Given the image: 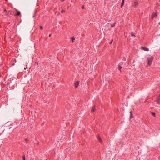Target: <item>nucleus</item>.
I'll use <instances>...</instances> for the list:
<instances>
[{"instance_id":"obj_1","label":"nucleus","mask_w":160,"mask_h":160,"mask_svg":"<svg viewBox=\"0 0 160 160\" xmlns=\"http://www.w3.org/2000/svg\"><path fill=\"white\" fill-rule=\"evenodd\" d=\"M153 58L152 57H151L148 58L147 59L148 63V66H150L152 63V62Z\"/></svg>"},{"instance_id":"obj_2","label":"nucleus","mask_w":160,"mask_h":160,"mask_svg":"<svg viewBox=\"0 0 160 160\" xmlns=\"http://www.w3.org/2000/svg\"><path fill=\"white\" fill-rule=\"evenodd\" d=\"M4 12L6 15L8 16L9 12L10 13V14H11L12 12L11 11H9L8 12L6 9H4Z\"/></svg>"},{"instance_id":"obj_3","label":"nucleus","mask_w":160,"mask_h":160,"mask_svg":"<svg viewBox=\"0 0 160 160\" xmlns=\"http://www.w3.org/2000/svg\"><path fill=\"white\" fill-rule=\"evenodd\" d=\"M157 16V14L156 12H153L152 16H151V18L152 20L154 18H155Z\"/></svg>"},{"instance_id":"obj_4","label":"nucleus","mask_w":160,"mask_h":160,"mask_svg":"<svg viewBox=\"0 0 160 160\" xmlns=\"http://www.w3.org/2000/svg\"><path fill=\"white\" fill-rule=\"evenodd\" d=\"M98 138L99 142L102 143V140L100 136H98Z\"/></svg>"},{"instance_id":"obj_5","label":"nucleus","mask_w":160,"mask_h":160,"mask_svg":"<svg viewBox=\"0 0 160 160\" xmlns=\"http://www.w3.org/2000/svg\"><path fill=\"white\" fill-rule=\"evenodd\" d=\"M142 48L144 51H148L149 50L148 48L146 47H142Z\"/></svg>"},{"instance_id":"obj_6","label":"nucleus","mask_w":160,"mask_h":160,"mask_svg":"<svg viewBox=\"0 0 160 160\" xmlns=\"http://www.w3.org/2000/svg\"><path fill=\"white\" fill-rule=\"evenodd\" d=\"M79 81H77L75 82V86L76 88H77L78 87V85L79 84Z\"/></svg>"},{"instance_id":"obj_7","label":"nucleus","mask_w":160,"mask_h":160,"mask_svg":"<svg viewBox=\"0 0 160 160\" xmlns=\"http://www.w3.org/2000/svg\"><path fill=\"white\" fill-rule=\"evenodd\" d=\"M155 101L158 104H160V99L159 98H157Z\"/></svg>"},{"instance_id":"obj_8","label":"nucleus","mask_w":160,"mask_h":160,"mask_svg":"<svg viewBox=\"0 0 160 160\" xmlns=\"http://www.w3.org/2000/svg\"><path fill=\"white\" fill-rule=\"evenodd\" d=\"M138 2H134L133 6H134V7H137L138 6Z\"/></svg>"},{"instance_id":"obj_9","label":"nucleus","mask_w":160,"mask_h":160,"mask_svg":"<svg viewBox=\"0 0 160 160\" xmlns=\"http://www.w3.org/2000/svg\"><path fill=\"white\" fill-rule=\"evenodd\" d=\"M124 0H122V3L121 4V8H122L123 6V5H124Z\"/></svg>"},{"instance_id":"obj_10","label":"nucleus","mask_w":160,"mask_h":160,"mask_svg":"<svg viewBox=\"0 0 160 160\" xmlns=\"http://www.w3.org/2000/svg\"><path fill=\"white\" fill-rule=\"evenodd\" d=\"M96 110L94 106H93L92 107V109L91 110V111L92 112H94Z\"/></svg>"},{"instance_id":"obj_11","label":"nucleus","mask_w":160,"mask_h":160,"mask_svg":"<svg viewBox=\"0 0 160 160\" xmlns=\"http://www.w3.org/2000/svg\"><path fill=\"white\" fill-rule=\"evenodd\" d=\"M21 14L20 12V11H18L17 13H16L15 15V16H18L19 15Z\"/></svg>"},{"instance_id":"obj_12","label":"nucleus","mask_w":160,"mask_h":160,"mask_svg":"<svg viewBox=\"0 0 160 160\" xmlns=\"http://www.w3.org/2000/svg\"><path fill=\"white\" fill-rule=\"evenodd\" d=\"M122 68V67L120 65H119L118 66V69L119 70H120L121 71V69Z\"/></svg>"},{"instance_id":"obj_13","label":"nucleus","mask_w":160,"mask_h":160,"mask_svg":"<svg viewBox=\"0 0 160 160\" xmlns=\"http://www.w3.org/2000/svg\"><path fill=\"white\" fill-rule=\"evenodd\" d=\"M115 23H116V22H115L113 24L111 25V27L112 28L114 27L115 26Z\"/></svg>"},{"instance_id":"obj_14","label":"nucleus","mask_w":160,"mask_h":160,"mask_svg":"<svg viewBox=\"0 0 160 160\" xmlns=\"http://www.w3.org/2000/svg\"><path fill=\"white\" fill-rule=\"evenodd\" d=\"M151 114L154 117H155L156 114L155 112H151Z\"/></svg>"},{"instance_id":"obj_15","label":"nucleus","mask_w":160,"mask_h":160,"mask_svg":"<svg viewBox=\"0 0 160 160\" xmlns=\"http://www.w3.org/2000/svg\"><path fill=\"white\" fill-rule=\"evenodd\" d=\"M71 39H72V42H73L75 40V38L74 37L72 38Z\"/></svg>"},{"instance_id":"obj_16","label":"nucleus","mask_w":160,"mask_h":160,"mask_svg":"<svg viewBox=\"0 0 160 160\" xmlns=\"http://www.w3.org/2000/svg\"><path fill=\"white\" fill-rule=\"evenodd\" d=\"M131 36H132V37H136V36L134 35V34L132 32L131 33Z\"/></svg>"},{"instance_id":"obj_17","label":"nucleus","mask_w":160,"mask_h":160,"mask_svg":"<svg viewBox=\"0 0 160 160\" xmlns=\"http://www.w3.org/2000/svg\"><path fill=\"white\" fill-rule=\"evenodd\" d=\"M25 140L26 143H28L29 142V141L28 140V139L27 138H26L25 139Z\"/></svg>"},{"instance_id":"obj_18","label":"nucleus","mask_w":160,"mask_h":160,"mask_svg":"<svg viewBox=\"0 0 160 160\" xmlns=\"http://www.w3.org/2000/svg\"><path fill=\"white\" fill-rule=\"evenodd\" d=\"M65 12V10H63L61 11V12L62 13H63V12Z\"/></svg>"},{"instance_id":"obj_19","label":"nucleus","mask_w":160,"mask_h":160,"mask_svg":"<svg viewBox=\"0 0 160 160\" xmlns=\"http://www.w3.org/2000/svg\"><path fill=\"white\" fill-rule=\"evenodd\" d=\"M22 158L23 160H25V156H23Z\"/></svg>"},{"instance_id":"obj_20","label":"nucleus","mask_w":160,"mask_h":160,"mask_svg":"<svg viewBox=\"0 0 160 160\" xmlns=\"http://www.w3.org/2000/svg\"><path fill=\"white\" fill-rule=\"evenodd\" d=\"M40 29H43V27H42V26H40Z\"/></svg>"},{"instance_id":"obj_21","label":"nucleus","mask_w":160,"mask_h":160,"mask_svg":"<svg viewBox=\"0 0 160 160\" xmlns=\"http://www.w3.org/2000/svg\"><path fill=\"white\" fill-rule=\"evenodd\" d=\"M82 9H84V6L83 5L82 7Z\"/></svg>"},{"instance_id":"obj_22","label":"nucleus","mask_w":160,"mask_h":160,"mask_svg":"<svg viewBox=\"0 0 160 160\" xmlns=\"http://www.w3.org/2000/svg\"><path fill=\"white\" fill-rule=\"evenodd\" d=\"M113 40H112L110 42V44H111L113 42Z\"/></svg>"},{"instance_id":"obj_23","label":"nucleus","mask_w":160,"mask_h":160,"mask_svg":"<svg viewBox=\"0 0 160 160\" xmlns=\"http://www.w3.org/2000/svg\"><path fill=\"white\" fill-rule=\"evenodd\" d=\"M33 18H34L35 17V15L34 14L32 16Z\"/></svg>"},{"instance_id":"obj_24","label":"nucleus","mask_w":160,"mask_h":160,"mask_svg":"<svg viewBox=\"0 0 160 160\" xmlns=\"http://www.w3.org/2000/svg\"><path fill=\"white\" fill-rule=\"evenodd\" d=\"M130 113H131V117H132V113H131V112H130Z\"/></svg>"},{"instance_id":"obj_25","label":"nucleus","mask_w":160,"mask_h":160,"mask_svg":"<svg viewBox=\"0 0 160 160\" xmlns=\"http://www.w3.org/2000/svg\"><path fill=\"white\" fill-rule=\"evenodd\" d=\"M51 34H49V37H51Z\"/></svg>"},{"instance_id":"obj_26","label":"nucleus","mask_w":160,"mask_h":160,"mask_svg":"<svg viewBox=\"0 0 160 160\" xmlns=\"http://www.w3.org/2000/svg\"><path fill=\"white\" fill-rule=\"evenodd\" d=\"M64 1V0H61V1L62 2H63Z\"/></svg>"},{"instance_id":"obj_27","label":"nucleus","mask_w":160,"mask_h":160,"mask_svg":"<svg viewBox=\"0 0 160 160\" xmlns=\"http://www.w3.org/2000/svg\"><path fill=\"white\" fill-rule=\"evenodd\" d=\"M26 68H24L25 69H26Z\"/></svg>"},{"instance_id":"obj_28","label":"nucleus","mask_w":160,"mask_h":160,"mask_svg":"<svg viewBox=\"0 0 160 160\" xmlns=\"http://www.w3.org/2000/svg\"><path fill=\"white\" fill-rule=\"evenodd\" d=\"M6 0L7 1H8V0Z\"/></svg>"}]
</instances>
